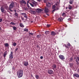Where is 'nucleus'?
Returning <instances> with one entry per match:
<instances>
[{
  "mask_svg": "<svg viewBox=\"0 0 79 79\" xmlns=\"http://www.w3.org/2000/svg\"><path fill=\"white\" fill-rule=\"evenodd\" d=\"M53 69H55L56 68V65L55 64H53Z\"/></svg>",
  "mask_w": 79,
  "mask_h": 79,
  "instance_id": "nucleus-25",
  "label": "nucleus"
},
{
  "mask_svg": "<svg viewBox=\"0 0 79 79\" xmlns=\"http://www.w3.org/2000/svg\"><path fill=\"white\" fill-rule=\"evenodd\" d=\"M56 34V33L54 31H52L51 32V35L52 36H55Z\"/></svg>",
  "mask_w": 79,
  "mask_h": 79,
  "instance_id": "nucleus-13",
  "label": "nucleus"
},
{
  "mask_svg": "<svg viewBox=\"0 0 79 79\" xmlns=\"http://www.w3.org/2000/svg\"><path fill=\"white\" fill-rule=\"evenodd\" d=\"M68 20L69 21H71V18H69L68 19Z\"/></svg>",
  "mask_w": 79,
  "mask_h": 79,
  "instance_id": "nucleus-45",
  "label": "nucleus"
},
{
  "mask_svg": "<svg viewBox=\"0 0 79 79\" xmlns=\"http://www.w3.org/2000/svg\"><path fill=\"white\" fill-rule=\"evenodd\" d=\"M30 11L32 13V14H33V15H35L36 13V11H35V10H30Z\"/></svg>",
  "mask_w": 79,
  "mask_h": 79,
  "instance_id": "nucleus-10",
  "label": "nucleus"
},
{
  "mask_svg": "<svg viewBox=\"0 0 79 79\" xmlns=\"http://www.w3.org/2000/svg\"><path fill=\"white\" fill-rule=\"evenodd\" d=\"M48 73L49 74H53V71L51 69L49 70L48 71Z\"/></svg>",
  "mask_w": 79,
  "mask_h": 79,
  "instance_id": "nucleus-7",
  "label": "nucleus"
},
{
  "mask_svg": "<svg viewBox=\"0 0 79 79\" xmlns=\"http://www.w3.org/2000/svg\"><path fill=\"white\" fill-rule=\"evenodd\" d=\"M73 77H77L79 78V75L77 73H75L73 74Z\"/></svg>",
  "mask_w": 79,
  "mask_h": 79,
  "instance_id": "nucleus-14",
  "label": "nucleus"
},
{
  "mask_svg": "<svg viewBox=\"0 0 79 79\" xmlns=\"http://www.w3.org/2000/svg\"><path fill=\"white\" fill-rule=\"evenodd\" d=\"M2 29V28H1V27H0V30H1Z\"/></svg>",
  "mask_w": 79,
  "mask_h": 79,
  "instance_id": "nucleus-54",
  "label": "nucleus"
},
{
  "mask_svg": "<svg viewBox=\"0 0 79 79\" xmlns=\"http://www.w3.org/2000/svg\"><path fill=\"white\" fill-rule=\"evenodd\" d=\"M23 64L25 66H27L28 65V62L27 61L23 62Z\"/></svg>",
  "mask_w": 79,
  "mask_h": 79,
  "instance_id": "nucleus-11",
  "label": "nucleus"
},
{
  "mask_svg": "<svg viewBox=\"0 0 79 79\" xmlns=\"http://www.w3.org/2000/svg\"><path fill=\"white\" fill-rule=\"evenodd\" d=\"M65 47H66V48H69V47L71 46V44H70V43H68V44L66 45V44L64 45Z\"/></svg>",
  "mask_w": 79,
  "mask_h": 79,
  "instance_id": "nucleus-6",
  "label": "nucleus"
},
{
  "mask_svg": "<svg viewBox=\"0 0 79 79\" xmlns=\"http://www.w3.org/2000/svg\"><path fill=\"white\" fill-rule=\"evenodd\" d=\"M5 46L6 47H8V46H9V44H8V43H5L4 44Z\"/></svg>",
  "mask_w": 79,
  "mask_h": 79,
  "instance_id": "nucleus-24",
  "label": "nucleus"
},
{
  "mask_svg": "<svg viewBox=\"0 0 79 79\" xmlns=\"http://www.w3.org/2000/svg\"><path fill=\"white\" fill-rule=\"evenodd\" d=\"M15 12H16V10H14Z\"/></svg>",
  "mask_w": 79,
  "mask_h": 79,
  "instance_id": "nucleus-53",
  "label": "nucleus"
},
{
  "mask_svg": "<svg viewBox=\"0 0 79 79\" xmlns=\"http://www.w3.org/2000/svg\"><path fill=\"white\" fill-rule=\"evenodd\" d=\"M59 57L60 58V60H63L65 59L64 56L63 55H59Z\"/></svg>",
  "mask_w": 79,
  "mask_h": 79,
  "instance_id": "nucleus-5",
  "label": "nucleus"
},
{
  "mask_svg": "<svg viewBox=\"0 0 79 79\" xmlns=\"http://www.w3.org/2000/svg\"><path fill=\"white\" fill-rule=\"evenodd\" d=\"M66 9H68V7H66Z\"/></svg>",
  "mask_w": 79,
  "mask_h": 79,
  "instance_id": "nucleus-58",
  "label": "nucleus"
},
{
  "mask_svg": "<svg viewBox=\"0 0 79 79\" xmlns=\"http://www.w3.org/2000/svg\"><path fill=\"white\" fill-rule=\"evenodd\" d=\"M77 59L78 60V61H79V57H77Z\"/></svg>",
  "mask_w": 79,
  "mask_h": 79,
  "instance_id": "nucleus-44",
  "label": "nucleus"
},
{
  "mask_svg": "<svg viewBox=\"0 0 79 79\" xmlns=\"http://www.w3.org/2000/svg\"><path fill=\"white\" fill-rule=\"evenodd\" d=\"M73 2H74V0H70L69 2V3L70 4L72 5V4H73Z\"/></svg>",
  "mask_w": 79,
  "mask_h": 79,
  "instance_id": "nucleus-18",
  "label": "nucleus"
},
{
  "mask_svg": "<svg viewBox=\"0 0 79 79\" xmlns=\"http://www.w3.org/2000/svg\"><path fill=\"white\" fill-rule=\"evenodd\" d=\"M19 26L20 27H24V25H23V24L21 23H20Z\"/></svg>",
  "mask_w": 79,
  "mask_h": 79,
  "instance_id": "nucleus-20",
  "label": "nucleus"
},
{
  "mask_svg": "<svg viewBox=\"0 0 79 79\" xmlns=\"http://www.w3.org/2000/svg\"><path fill=\"white\" fill-rule=\"evenodd\" d=\"M22 18V20H23V18Z\"/></svg>",
  "mask_w": 79,
  "mask_h": 79,
  "instance_id": "nucleus-56",
  "label": "nucleus"
},
{
  "mask_svg": "<svg viewBox=\"0 0 79 79\" xmlns=\"http://www.w3.org/2000/svg\"><path fill=\"white\" fill-rule=\"evenodd\" d=\"M58 21L59 22H61L63 21V19L61 18H60L58 19Z\"/></svg>",
  "mask_w": 79,
  "mask_h": 79,
  "instance_id": "nucleus-17",
  "label": "nucleus"
},
{
  "mask_svg": "<svg viewBox=\"0 0 79 79\" xmlns=\"http://www.w3.org/2000/svg\"><path fill=\"white\" fill-rule=\"evenodd\" d=\"M10 24H12V25H13V26H14L15 25H16V23H14V22H11L10 23Z\"/></svg>",
  "mask_w": 79,
  "mask_h": 79,
  "instance_id": "nucleus-26",
  "label": "nucleus"
},
{
  "mask_svg": "<svg viewBox=\"0 0 79 79\" xmlns=\"http://www.w3.org/2000/svg\"><path fill=\"white\" fill-rule=\"evenodd\" d=\"M41 37V35H37V37L38 38V39H39V38H40Z\"/></svg>",
  "mask_w": 79,
  "mask_h": 79,
  "instance_id": "nucleus-30",
  "label": "nucleus"
},
{
  "mask_svg": "<svg viewBox=\"0 0 79 79\" xmlns=\"http://www.w3.org/2000/svg\"><path fill=\"white\" fill-rule=\"evenodd\" d=\"M31 77H33V76H32V75H31Z\"/></svg>",
  "mask_w": 79,
  "mask_h": 79,
  "instance_id": "nucleus-57",
  "label": "nucleus"
},
{
  "mask_svg": "<svg viewBox=\"0 0 79 79\" xmlns=\"http://www.w3.org/2000/svg\"><path fill=\"white\" fill-rule=\"evenodd\" d=\"M49 32L48 31H46L45 32V33L46 35H47L48 34H49Z\"/></svg>",
  "mask_w": 79,
  "mask_h": 79,
  "instance_id": "nucleus-27",
  "label": "nucleus"
},
{
  "mask_svg": "<svg viewBox=\"0 0 79 79\" xmlns=\"http://www.w3.org/2000/svg\"><path fill=\"white\" fill-rule=\"evenodd\" d=\"M73 60V57H72L70 58V59L69 60V61H72Z\"/></svg>",
  "mask_w": 79,
  "mask_h": 79,
  "instance_id": "nucleus-36",
  "label": "nucleus"
},
{
  "mask_svg": "<svg viewBox=\"0 0 79 79\" xmlns=\"http://www.w3.org/2000/svg\"><path fill=\"white\" fill-rule=\"evenodd\" d=\"M29 34L30 35H33V33H29Z\"/></svg>",
  "mask_w": 79,
  "mask_h": 79,
  "instance_id": "nucleus-43",
  "label": "nucleus"
},
{
  "mask_svg": "<svg viewBox=\"0 0 79 79\" xmlns=\"http://www.w3.org/2000/svg\"><path fill=\"white\" fill-rule=\"evenodd\" d=\"M27 6H28V8H29V7H30L29 6V5L27 4Z\"/></svg>",
  "mask_w": 79,
  "mask_h": 79,
  "instance_id": "nucleus-50",
  "label": "nucleus"
},
{
  "mask_svg": "<svg viewBox=\"0 0 79 79\" xmlns=\"http://www.w3.org/2000/svg\"><path fill=\"white\" fill-rule=\"evenodd\" d=\"M14 6H15V4H14V2L11 3L9 6V10H11V9L13 8Z\"/></svg>",
  "mask_w": 79,
  "mask_h": 79,
  "instance_id": "nucleus-3",
  "label": "nucleus"
},
{
  "mask_svg": "<svg viewBox=\"0 0 79 79\" xmlns=\"http://www.w3.org/2000/svg\"><path fill=\"white\" fill-rule=\"evenodd\" d=\"M62 16H66V13L64 12L62 14Z\"/></svg>",
  "mask_w": 79,
  "mask_h": 79,
  "instance_id": "nucleus-34",
  "label": "nucleus"
},
{
  "mask_svg": "<svg viewBox=\"0 0 79 79\" xmlns=\"http://www.w3.org/2000/svg\"><path fill=\"white\" fill-rule=\"evenodd\" d=\"M13 45L14 47H15L16 45V43L15 42H14L12 44Z\"/></svg>",
  "mask_w": 79,
  "mask_h": 79,
  "instance_id": "nucleus-35",
  "label": "nucleus"
},
{
  "mask_svg": "<svg viewBox=\"0 0 79 79\" xmlns=\"http://www.w3.org/2000/svg\"><path fill=\"white\" fill-rule=\"evenodd\" d=\"M50 26H50V24H48L47 25V27H50Z\"/></svg>",
  "mask_w": 79,
  "mask_h": 79,
  "instance_id": "nucleus-37",
  "label": "nucleus"
},
{
  "mask_svg": "<svg viewBox=\"0 0 79 79\" xmlns=\"http://www.w3.org/2000/svg\"><path fill=\"white\" fill-rule=\"evenodd\" d=\"M46 6L47 8H50L51 6V3L49 2L48 3L46 2Z\"/></svg>",
  "mask_w": 79,
  "mask_h": 79,
  "instance_id": "nucleus-12",
  "label": "nucleus"
},
{
  "mask_svg": "<svg viewBox=\"0 0 79 79\" xmlns=\"http://www.w3.org/2000/svg\"><path fill=\"white\" fill-rule=\"evenodd\" d=\"M24 31H25L26 32H28V29H27V28H25L23 30Z\"/></svg>",
  "mask_w": 79,
  "mask_h": 79,
  "instance_id": "nucleus-32",
  "label": "nucleus"
},
{
  "mask_svg": "<svg viewBox=\"0 0 79 79\" xmlns=\"http://www.w3.org/2000/svg\"><path fill=\"white\" fill-rule=\"evenodd\" d=\"M76 62L77 63V65H78V64H79V62H78V61H77V60H76Z\"/></svg>",
  "mask_w": 79,
  "mask_h": 79,
  "instance_id": "nucleus-38",
  "label": "nucleus"
},
{
  "mask_svg": "<svg viewBox=\"0 0 79 79\" xmlns=\"http://www.w3.org/2000/svg\"><path fill=\"white\" fill-rule=\"evenodd\" d=\"M20 3L22 4H25V5L26 4V2L24 0H22V1H20Z\"/></svg>",
  "mask_w": 79,
  "mask_h": 79,
  "instance_id": "nucleus-15",
  "label": "nucleus"
},
{
  "mask_svg": "<svg viewBox=\"0 0 79 79\" xmlns=\"http://www.w3.org/2000/svg\"><path fill=\"white\" fill-rule=\"evenodd\" d=\"M1 10L2 13H3V12H4V11H5V10H4V8L2 7H1Z\"/></svg>",
  "mask_w": 79,
  "mask_h": 79,
  "instance_id": "nucleus-19",
  "label": "nucleus"
},
{
  "mask_svg": "<svg viewBox=\"0 0 79 79\" xmlns=\"http://www.w3.org/2000/svg\"><path fill=\"white\" fill-rule=\"evenodd\" d=\"M4 7L5 9H7L8 8V6H7V4L4 5Z\"/></svg>",
  "mask_w": 79,
  "mask_h": 79,
  "instance_id": "nucleus-22",
  "label": "nucleus"
},
{
  "mask_svg": "<svg viewBox=\"0 0 79 79\" xmlns=\"http://www.w3.org/2000/svg\"><path fill=\"white\" fill-rule=\"evenodd\" d=\"M7 55V52L5 51L4 53V58L5 57V56Z\"/></svg>",
  "mask_w": 79,
  "mask_h": 79,
  "instance_id": "nucleus-23",
  "label": "nucleus"
},
{
  "mask_svg": "<svg viewBox=\"0 0 79 79\" xmlns=\"http://www.w3.org/2000/svg\"><path fill=\"white\" fill-rule=\"evenodd\" d=\"M38 2H41V0H37Z\"/></svg>",
  "mask_w": 79,
  "mask_h": 79,
  "instance_id": "nucleus-48",
  "label": "nucleus"
},
{
  "mask_svg": "<svg viewBox=\"0 0 79 79\" xmlns=\"http://www.w3.org/2000/svg\"><path fill=\"white\" fill-rule=\"evenodd\" d=\"M44 13H48L49 12V9L48 8L45 7L44 10Z\"/></svg>",
  "mask_w": 79,
  "mask_h": 79,
  "instance_id": "nucleus-8",
  "label": "nucleus"
},
{
  "mask_svg": "<svg viewBox=\"0 0 79 79\" xmlns=\"http://www.w3.org/2000/svg\"><path fill=\"white\" fill-rule=\"evenodd\" d=\"M40 59H43V56H41L40 57Z\"/></svg>",
  "mask_w": 79,
  "mask_h": 79,
  "instance_id": "nucleus-46",
  "label": "nucleus"
},
{
  "mask_svg": "<svg viewBox=\"0 0 79 79\" xmlns=\"http://www.w3.org/2000/svg\"><path fill=\"white\" fill-rule=\"evenodd\" d=\"M35 11H36L37 13H40V12H42V9L39 8L35 10Z\"/></svg>",
  "mask_w": 79,
  "mask_h": 79,
  "instance_id": "nucleus-9",
  "label": "nucleus"
},
{
  "mask_svg": "<svg viewBox=\"0 0 79 79\" xmlns=\"http://www.w3.org/2000/svg\"><path fill=\"white\" fill-rule=\"evenodd\" d=\"M2 19H0V23H1L2 21Z\"/></svg>",
  "mask_w": 79,
  "mask_h": 79,
  "instance_id": "nucleus-41",
  "label": "nucleus"
},
{
  "mask_svg": "<svg viewBox=\"0 0 79 79\" xmlns=\"http://www.w3.org/2000/svg\"><path fill=\"white\" fill-rule=\"evenodd\" d=\"M14 6H15V4H14V2L11 3L9 6V10H11V9L13 8Z\"/></svg>",
  "mask_w": 79,
  "mask_h": 79,
  "instance_id": "nucleus-2",
  "label": "nucleus"
},
{
  "mask_svg": "<svg viewBox=\"0 0 79 79\" xmlns=\"http://www.w3.org/2000/svg\"><path fill=\"white\" fill-rule=\"evenodd\" d=\"M56 6H57V4H56L55 5H53L52 6L53 9H55L56 8Z\"/></svg>",
  "mask_w": 79,
  "mask_h": 79,
  "instance_id": "nucleus-16",
  "label": "nucleus"
},
{
  "mask_svg": "<svg viewBox=\"0 0 79 79\" xmlns=\"http://www.w3.org/2000/svg\"><path fill=\"white\" fill-rule=\"evenodd\" d=\"M18 50V48H17L16 49V50H15V52H16V51H17V50Z\"/></svg>",
  "mask_w": 79,
  "mask_h": 79,
  "instance_id": "nucleus-49",
  "label": "nucleus"
},
{
  "mask_svg": "<svg viewBox=\"0 0 79 79\" xmlns=\"http://www.w3.org/2000/svg\"><path fill=\"white\" fill-rule=\"evenodd\" d=\"M9 58L10 59H12L13 58V52H11L9 55Z\"/></svg>",
  "mask_w": 79,
  "mask_h": 79,
  "instance_id": "nucleus-4",
  "label": "nucleus"
},
{
  "mask_svg": "<svg viewBox=\"0 0 79 79\" xmlns=\"http://www.w3.org/2000/svg\"><path fill=\"white\" fill-rule=\"evenodd\" d=\"M24 18H27V16L26 15H25L24 16Z\"/></svg>",
  "mask_w": 79,
  "mask_h": 79,
  "instance_id": "nucleus-42",
  "label": "nucleus"
},
{
  "mask_svg": "<svg viewBox=\"0 0 79 79\" xmlns=\"http://www.w3.org/2000/svg\"><path fill=\"white\" fill-rule=\"evenodd\" d=\"M56 10V9H55L53 10V12H55V11Z\"/></svg>",
  "mask_w": 79,
  "mask_h": 79,
  "instance_id": "nucleus-47",
  "label": "nucleus"
},
{
  "mask_svg": "<svg viewBox=\"0 0 79 79\" xmlns=\"http://www.w3.org/2000/svg\"><path fill=\"white\" fill-rule=\"evenodd\" d=\"M17 75L19 78L23 77V71L22 70H19L17 71Z\"/></svg>",
  "mask_w": 79,
  "mask_h": 79,
  "instance_id": "nucleus-1",
  "label": "nucleus"
},
{
  "mask_svg": "<svg viewBox=\"0 0 79 79\" xmlns=\"http://www.w3.org/2000/svg\"><path fill=\"white\" fill-rule=\"evenodd\" d=\"M47 0H44V3H47Z\"/></svg>",
  "mask_w": 79,
  "mask_h": 79,
  "instance_id": "nucleus-39",
  "label": "nucleus"
},
{
  "mask_svg": "<svg viewBox=\"0 0 79 79\" xmlns=\"http://www.w3.org/2000/svg\"><path fill=\"white\" fill-rule=\"evenodd\" d=\"M15 15L16 17H18V14L16 12L15 14Z\"/></svg>",
  "mask_w": 79,
  "mask_h": 79,
  "instance_id": "nucleus-29",
  "label": "nucleus"
},
{
  "mask_svg": "<svg viewBox=\"0 0 79 79\" xmlns=\"http://www.w3.org/2000/svg\"><path fill=\"white\" fill-rule=\"evenodd\" d=\"M30 5H31V6H32L33 7H34V5H33V4H32V3H30Z\"/></svg>",
  "mask_w": 79,
  "mask_h": 79,
  "instance_id": "nucleus-40",
  "label": "nucleus"
},
{
  "mask_svg": "<svg viewBox=\"0 0 79 79\" xmlns=\"http://www.w3.org/2000/svg\"><path fill=\"white\" fill-rule=\"evenodd\" d=\"M21 14H22V15L23 16H26L27 15L25 13H21Z\"/></svg>",
  "mask_w": 79,
  "mask_h": 79,
  "instance_id": "nucleus-33",
  "label": "nucleus"
},
{
  "mask_svg": "<svg viewBox=\"0 0 79 79\" xmlns=\"http://www.w3.org/2000/svg\"><path fill=\"white\" fill-rule=\"evenodd\" d=\"M68 8L70 10H71V9H72V6H71V5H69L68 7Z\"/></svg>",
  "mask_w": 79,
  "mask_h": 79,
  "instance_id": "nucleus-28",
  "label": "nucleus"
},
{
  "mask_svg": "<svg viewBox=\"0 0 79 79\" xmlns=\"http://www.w3.org/2000/svg\"><path fill=\"white\" fill-rule=\"evenodd\" d=\"M11 27H12L13 28V30H14V31H16V30L17 29V28L16 27L12 26H11Z\"/></svg>",
  "mask_w": 79,
  "mask_h": 79,
  "instance_id": "nucleus-21",
  "label": "nucleus"
},
{
  "mask_svg": "<svg viewBox=\"0 0 79 79\" xmlns=\"http://www.w3.org/2000/svg\"><path fill=\"white\" fill-rule=\"evenodd\" d=\"M77 6H76L75 7V8H77Z\"/></svg>",
  "mask_w": 79,
  "mask_h": 79,
  "instance_id": "nucleus-55",
  "label": "nucleus"
},
{
  "mask_svg": "<svg viewBox=\"0 0 79 79\" xmlns=\"http://www.w3.org/2000/svg\"><path fill=\"white\" fill-rule=\"evenodd\" d=\"M37 48H38V47H39V45H37Z\"/></svg>",
  "mask_w": 79,
  "mask_h": 79,
  "instance_id": "nucleus-51",
  "label": "nucleus"
},
{
  "mask_svg": "<svg viewBox=\"0 0 79 79\" xmlns=\"http://www.w3.org/2000/svg\"><path fill=\"white\" fill-rule=\"evenodd\" d=\"M35 78L36 79H39V76L38 75H36L35 76Z\"/></svg>",
  "mask_w": 79,
  "mask_h": 79,
  "instance_id": "nucleus-31",
  "label": "nucleus"
},
{
  "mask_svg": "<svg viewBox=\"0 0 79 79\" xmlns=\"http://www.w3.org/2000/svg\"><path fill=\"white\" fill-rule=\"evenodd\" d=\"M46 15H47L48 16H49V15L48 14H46Z\"/></svg>",
  "mask_w": 79,
  "mask_h": 79,
  "instance_id": "nucleus-52",
  "label": "nucleus"
}]
</instances>
